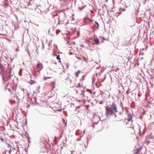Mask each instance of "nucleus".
<instances>
[{
	"label": "nucleus",
	"mask_w": 154,
	"mask_h": 154,
	"mask_svg": "<svg viewBox=\"0 0 154 154\" xmlns=\"http://www.w3.org/2000/svg\"><path fill=\"white\" fill-rule=\"evenodd\" d=\"M132 119V116L130 114L128 115L127 120L128 122L126 123V124H133V120Z\"/></svg>",
	"instance_id": "obj_3"
},
{
	"label": "nucleus",
	"mask_w": 154,
	"mask_h": 154,
	"mask_svg": "<svg viewBox=\"0 0 154 154\" xmlns=\"http://www.w3.org/2000/svg\"><path fill=\"white\" fill-rule=\"evenodd\" d=\"M76 57L79 60H82L81 58L78 57L76 56Z\"/></svg>",
	"instance_id": "obj_16"
},
{
	"label": "nucleus",
	"mask_w": 154,
	"mask_h": 154,
	"mask_svg": "<svg viewBox=\"0 0 154 154\" xmlns=\"http://www.w3.org/2000/svg\"><path fill=\"white\" fill-rule=\"evenodd\" d=\"M126 132L129 135H132L135 134V131L134 129V126L132 124L126 125Z\"/></svg>",
	"instance_id": "obj_2"
},
{
	"label": "nucleus",
	"mask_w": 154,
	"mask_h": 154,
	"mask_svg": "<svg viewBox=\"0 0 154 154\" xmlns=\"http://www.w3.org/2000/svg\"><path fill=\"white\" fill-rule=\"evenodd\" d=\"M100 37L102 39V42H103V41L104 40H105V38H104L103 37Z\"/></svg>",
	"instance_id": "obj_14"
},
{
	"label": "nucleus",
	"mask_w": 154,
	"mask_h": 154,
	"mask_svg": "<svg viewBox=\"0 0 154 154\" xmlns=\"http://www.w3.org/2000/svg\"><path fill=\"white\" fill-rule=\"evenodd\" d=\"M94 41L95 44L96 45H98L100 43L99 39L97 37H94Z\"/></svg>",
	"instance_id": "obj_6"
},
{
	"label": "nucleus",
	"mask_w": 154,
	"mask_h": 154,
	"mask_svg": "<svg viewBox=\"0 0 154 154\" xmlns=\"http://www.w3.org/2000/svg\"><path fill=\"white\" fill-rule=\"evenodd\" d=\"M116 118L117 121H120L122 120V116L121 115H120L118 116H116Z\"/></svg>",
	"instance_id": "obj_5"
},
{
	"label": "nucleus",
	"mask_w": 154,
	"mask_h": 154,
	"mask_svg": "<svg viewBox=\"0 0 154 154\" xmlns=\"http://www.w3.org/2000/svg\"><path fill=\"white\" fill-rule=\"evenodd\" d=\"M117 112L116 105L113 103L109 107L106 109V115H112Z\"/></svg>",
	"instance_id": "obj_1"
},
{
	"label": "nucleus",
	"mask_w": 154,
	"mask_h": 154,
	"mask_svg": "<svg viewBox=\"0 0 154 154\" xmlns=\"http://www.w3.org/2000/svg\"><path fill=\"white\" fill-rule=\"evenodd\" d=\"M96 23L97 24V25L99 26V24H98V23L97 22H96Z\"/></svg>",
	"instance_id": "obj_22"
},
{
	"label": "nucleus",
	"mask_w": 154,
	"mask_h": 154,
	"mask_svg": "<svg viewBox=\"0 0 154 154\" xmlns=\"http://www.w3.org/2000/svg\"><path fill=\"white\" fill-rule=\"evenodd\" d=\"M139 152V149H137L136 150V152H135L134 154H137Z\"/></svg>",
	"instance_id": "obj_15"
},
{
	"label": "nucleus",
	"mask_w": 154,
	"mask_h": 154,
	"mask_svg": "<svg viewBox=\"0 0 154 154\" xmlns=\"http://www.w3.org/2000/svg\"><path fill=\"white\" fill-rule=\"evenodd\" d=\"M35 67L38 70H40L43 68V64L42 63H37Z\"/></svg>",
	"instance_id": "obj_4"
},
{
	"label": "nucleus",
	"mask_w": 154,
	"mask_h": 154,
	"mask_svg": "<svg viewBox=\"0 0 154 154\" xmlns=\"http://www.w3.org/2000/svg\"><path fill=\"white\" fill-rule=\"evenodd\" d=\"M83 60L85 61L87 63H88L87 59L84 57H83L82 58Z\"/></svg>",
	"instance_id": "obj_12"
},
{
	"label": "nucleus",
	"mask_w": 154,
	"mask_h": 154,
	"mask_svg": "<svg viewBox=\"0 0 154 154\" xmlns=\"http://www.w3.org/2000/svg\"><path fill=\"white\" fill-rule=\"evenodd\" d=\"M23 69L22 68L20 69V70L19 71V74L20 76H21L22 75V72L23 71Z\"/></svg>",
	"instance_id": "obj_8"
},
{
	"label": "nucleus",
	"mask_w": 154,
	"mask_h": 154,
	"mask_svg": "<svg viewBox=\"0 0 154 154\" xmlns=\"http://www.w3.org/2000/svg\"><path fill=\"white\" fill-rule=\"evenodd\" d=\"M106 2H107V0H106Z\"/></svg>",
	"instance_id": "obj_24"
},
{
	"label": "nucleus",
	"mask_w": 154,
	"mask_h": 154,
	"mask_svg": "<svg viewBox=\"0 0 154 154\" xmlns=\"http://www.w3.org/2000/svg\"><path fill=\"white\" fill-rule=\"evenodd\" d=\"M76 87H82V85L79 83H78L76 85Z\"/></svg>",
	"instance_id": "obj_10"
},
{
	"label": "nucleus",
	"mask_w": 154,
	"mask_h": 154,
	"mask_svg": "<svg viewBox=\"0 0 154 154\" xmlns=\"http://www.w3.org/2000/svg\"><path fill=\"white\" fill-rule=\"evenodd\" d=\"M74 20V18H73H73H72V20Z\"/></svg>",
	"instance_id": "obj_23"
},
{
	"label": "nucleus",
	"mask_w": 154,
	"mask_h": 154,
	"mask_svg": "<svg viewBox=\"0 0 154 154\" xmlns=\"http://www.w3.org/2000/svg\"><path fill=\"white\" fill-rule=\"evenodd\" d=\"M139 131L140 134H143L144 133V129H142L141 127H139Z\"/></svg>",
	"instance_id": "obj_7"
},
{
	"label": "nucleus",
	"mask_w": 154,
	"mask_h": 154,
	"mask_svg": "<svg viewBox=\"0 0 154 154\" xmlns=\"http://www.w3.org/2000/svg\"><path fill=\"white\" fill-rule=\"evenodd\" d=\"M80 72V71L79 70L75 72V74L76 77H78V74Z\"/></svg>",
	"instance_id": "obj_9"
},
{
	"label": "nucleus",
	"mask_w": 154,
	"mask_h": 154,
	"mask_svg": "<svg viewBox=\"0 0 154 154\" xmlns=\"http://www.w3.org/2000/svg\"><path fill=\"white\" fill-rule=\"evenodd\" d=\"M60 55H58L57 56V59L58 60H59V62H60Z\"/></svg>",
	"instance_id": "obj_13"
},
{
	"label": "nucleus",
	"mask_w": 154,
	"mask_h": 154,
	"mask_svg": "<svg viewBox=\"0 0 154 154\" xmlns=\"http://www.w3.org/2000/svg\"><path fill=\"white\" fill-rule=\"evenodd\" d=\"M54 81H52L51 82V83H52V84H54Z\"/></svg>",
	"instance_id": "obj_19"
},
{
	"label": "nucleus",
	"mask_w": 154,
	"mask_h": 154,
	"mask_svg": "<svg viewBox=\"0 0 154 154\" xmlns=\"http://www.w3.org/2000/svg\"><path fill=\"white\" fill-rule=\"evenodd\" d=\"M83 8H80V7H79V9H80V10H81V9H83Z\"/></svg>",
	"instance_id": "obj_21"
},
{
	"label": "nucleus",
	"mask_w": 154,
	"mask_h": 154,
	"mask_svg": "<svg viewBox=\"0 0 154 154\" xmlns=\"http://www.w3.org/2000/svg\"><path fill=\"white\" fill-rule=\"evenodd\" d=\"M51 78V77H45V80H46L47 79H49V78Z\"/></svg>",
	"instance_id": "obj_18"
},
{
	"label": "nucleus",
	"mask_w": 154,
	"mask_h": 154,
	"mask_svg": "<svg viewBox=\"0 0 154 154\" xmlns=\"http://www.w3.org/2000/svg\"><path fill=\"white\" fill-rule=\"evenodd\" d=\"M30 83L31 85H32L33 84L36 83V82H35V81H34L33 80H31L30 81Z\"/></svg>",
	"instance_id": "obj_11"
},
{
	"label": "nucleus",
	"mask_w": 154,
	"mask_h": 154,
	"mask_svg": "<svg viewBox=\"0 0 154 154\" xmlns=\"http://www.w3.org/2000/svg\"><path fill=\"white\" fill-rule=\"evenodd\" d=\"M2 64H0V68H2Z\"/></svg>",
	"instance_id": "obj_20"
},
{
	"label": "nucleus",
	"mask_w": 154,
	"mask_h": 154,
	"mask_svg": "<svg viewBox=\"0 0 154 154\" xmlns=\"http://www.w3.org/2000/svg\"><path fill=\"white\" fill-rule=\"evenodd\" d=\"M11 70H10V72H9V77H11L12 76V75H11Z\"/></svg>",
	"instance_id": "obj_17"
}]
</instances>
